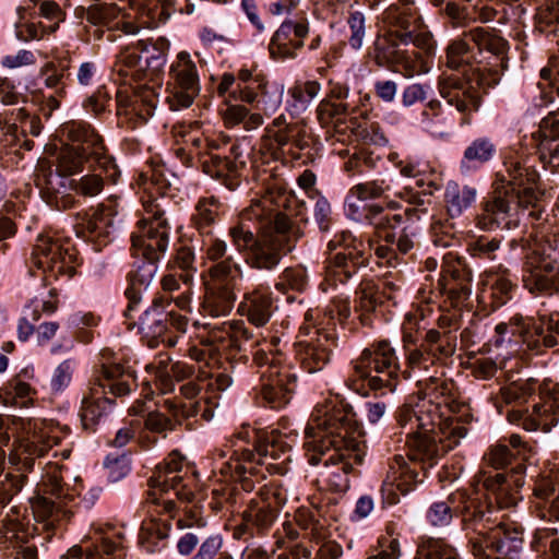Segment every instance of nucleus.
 Wrapping results in <instances>:
<instances>
[{"label":"nucleus","instance_id":"nucleus-17","mask_svg":"<svg viewBox=\"0 0 559 559\" xmlns=\"http://www.w3.org/2000/svg\"><path fill=\"white\" fill-rule=\"evenodd\" d=\"M63 134L71 142L60 148L56 160V175L70 177L82 173L92 165V152L96 147L107 152L104 138L96 129L84 121H71L63 126Z\"/></svg>","mask_w":559,"mask_h":559},{"label":"nucleus","instance_id":"nucleus-31","mask_svg":"<svg viewBox=\"0 0 559 559\" xmlns=\"http://www.w3.org/2000/svg\"><path fill=\"white\" fill-rule=\"evenodd\" d=\"M118 215V203L110 198L98 204L92 213H85L80 217L76 225V233L88 240L106 245L111 240L116 231V217Z\"/></svg>","mask_w":559,"mask_h":559},{"label":"nucleus","instance_id":"nucleus-60","mask_svg":"<svg viewBox=\"0 0 559 559\" xmlns=\"http://www.w3.org/2000/svg\"><path fill=\"white\" fill-rule=\"evenodd\" d=\"M1 394L4 404L26 407L33 402L36 390L28 382L11 378L1 389Z\"/></svg>","mask_w":559,"mask_h":559},{"label":"nucleus","instance_id":"nucleus-28","mask_svg":"<svg viewBox=\"0 0 559 559\" xmlns=\"http://www.w3.org/2000/svg\"><path fill=\"white\" fill-rule=\"evenodd\" d=\"M464 36L476 46L480 60H484L483 67L486 73L492 75V80L496 81L497 76L508 68V41L493 29L481 26L464 32Z\"/></svg>","mask_w":559,"mask_h":559},{"label":"nucleus","instance_id":"nucleus-64","mask_svg":"<svg viewBox=\"0 0 559 559\" xmlns=\"http://www.w3.org/2000/svg\"><path fill=\"white\" fill-rule=\"evenodd\" d=\"M308 286L307 271L302 266L285 269L278 276L275 288L283 294L289 290L304 292Z\"/></svg>","mask_w":559,"mask_h":559},{"label":"nucleus","instance_id":"nucleus-25","mask_svg":"<svg viewBox=\"0 0 559 559\" xmlns=\"http://www.w3.org/2000/svg\"><path fill=\"white\" fill-rule=\"evenodd\" d=\"M179 391L185 401L166 397L159 402L160 407L171 414L176 421L183 423V420L198 416L206 421L213 418L217 403L206 393L201 394L202 385L199 378L198 381L190 380L181 384Z\"/></svg>","mask_w":559,"mask_h":559},{"label":"nucleus","instance_id":"nucleus-1","mask_svg":"<svg viewBox=\"0 0 559 559\" xmlns=\"http://www.w3.org/2000/svg\"><path fill=\"white\" fill-rule=\"evenodd\" d=\"M276 430L265 431L245 427L235 433L215 456V469L223 480L235 486L213 489L216 499L213 508L221 509L223 501L235 504L238 490L250 493L266 474L285 475L290 461V444ZM245 509L241 522L233 528V537L248 542L267 536L275 525L281 509L287 502V490L278 481H270L254 496L240 498Z\"/></svg>","mask_w":559,"mask_h":559},{"label":"nucleus","instance_id":"nucleus-40","mask_svg":"<svg viewBox=\"0 0 559 559\" xmlns=\"http://www.w3.org/2000/svg\"><path fill=\"white\" fill-rule=\"evenodd\" d=\"M224 205L215 195L201 197L194 204L191 214L192 227L203 236L201 252L203 253L204 243L213 238L219 239L213 235L214 226L219 222Z\"/></svg>","mask_w":559,"mask_h":559},{"label":"nucleus","instance_id":"nucleus-15","mask_svg":"<svg viewBox=\"0 0 559 559\" xmlns=\"http://www.w3.org/2000/svg\"><path fill=\"white\" fill-rule=\"evenodd\" d=\"M43 495L32 500V512L37 522L36 531H44L51 538V531L62 521H68L74 514L76 498L80 493L78 486H69L63 480L61 467L56 463H47L43 475Z\"/></svg>","mask_w":559,"mask_h":559},{"label":"nucleus","instance_id":"nucleus-13","mask_svg":"<svg viewBox=\"0 0 559 559\" xmlns=\"http://www.w3.org/2000/svg\"><path fill=\"white\" fill-rule=\"evenodd\" d=\"M508 176H502V187L480 203V212L476 216L477 226L483 230L513 229L520 222L518 211L519 188L539 179L538 174L528 166L522 165L518 159L510 158L504 162Z\"/></svg>","mask_w":559,"mask_h":559},{"label":"nucleus","instance_id":"nucleus-44","mask_svg":"<svg viewBox=\"0 0 559 559\" xmlns=\"http://www.w3.org/2000/svg\"><path fill=\"white\" fill-rule=\"evenodd\" d=\"M199 545L198 551L190 559H215L224 546L219 533H213L201 540L195 532H187L177 542V550L181 556H190Z\"/></svg>","mask_w":559,"mask_h":559},{"label":"nucleus","instance_id":"nucleus-19","mask_svg":"<svg viewBox=\"0 0 559 559\" xmlns=\"http://www.w3.org/2000/svg\"><path fill=\"white\" fill-rule=\"evenodd\" d=\"M75 261L74 250L56 233L46 231L37 236L31 262L43 271L45 280L71 278L75 273Z\"/></svg>","mask_w":559,"mask_h":559},{"label":"nucleus","instance_id":"nucleus-12","mask_svg":"<svg viewBox=\"0 0 559 559\" xmlns=\"http://www.w3.org/2000/svg\"><path fill=\"white\" fill-rule=\"evenodd\" d=\"M278 337L263 340L253 350V364L259 367L260 384L254 386L258 401L270 408L281 409L292 400L297 374L280 347Z\"/></svg>","mask_w":559,"mask_h":559},{"label":"nucleus","instance_id":"nucleus-6","mask_svg":"<svg viewBox=\"0 0 559 559\" xmlns=\"http://www.w3.org/2000/svg\"><path fill=\"white\" fill-rule=\"evenodd\" d=\"M464 35L457 37L445 48L447 68L460 72L462 76L442 73L437 84L440 96L462 115V126L469 124L472 114L479 109L478 87L489 84L484 60L476 59Z\"/></svg>","mask_w":559,"mask_h":559},{"label":"nucleus","instance_id":"nucleus-24","mask_svg":"<svg viewBox=\"0 0 559 559\" xmlns=\"http://www.w3.org/2000/svg\"><path fill=\"white\" fill-rule=\"evenodd\" d=\"M539 401L534 403L532 413L513 409L509 412V421L522 426L526 431L543 429L548 431L559 416V383L544 382L538 391Z\"/></svg>","mask_w":559,"mask_h":559},{"label":"nucleus","instance_id":"nucleus-32","mask_svg":"<svg viewBox=\"0 0 559 559\" xmlns=\"http://www.w3.org/2000/svg\"><path fill=\"white\" fill-rule=\"evenodd\" d=\"M238 147L229 148L230 155H222L218 151L200 153V166L202 171L213 179L218 180L229 190H236L240 185L241 171L245 162L239 158Z\"/></svg>","mask_w":559,"mask_h":559},{"label":"nucleus","instance_id":"nucleus-61","mask_svg":"<svg viewBox=\"0 0 559 559\" xmlns=\"http://www.w3.org/2000/svg\"><path fill=\"white\" fill-rule=\"evenodd\" d=\"M495 332L496 335L493 343L496 347H500L506 341L511 342L514 336H519L522 343L527 346V320L521 316H514L509 320V322H501L497 324Z\"/></svg>","mask_w":559,"mask_h":559},{"label":"nucleus","instance_id":"nucleus-58","mask_svg":"<svg viewBox=\"0 0 559 559\" xmlns=\"http://www.w3.org/2000/svg\"><path fill=\"white\" fill-rule=\"evenodd\" d=\"M128 97L117 93V115L126 117L130 128L134 129L144 124L154 114V106L148 104H127Z\"/></svg>","mask_w":559,"mask_h":559},{"label":"nucleus","instance_id":"nucleus-41","mask_svg":"<svg viewBox=\"0 0 559 559\" xmlns=\"http://www.w3.org/2000/svg\"><path fill=\"white\" fill-rule=\"evenodd\" d=\"M527 349L540 353L559 344V312L540 314L538 322L527 320Z\"/></svg>","mask_w":559,"mask_h":559},{"label":"nucleus","instance_id":"nucleus-50","mask_svg":"<svg viewBox=\"0 0 559 559\" xmlns=\"http://www.w3.org/2000/svg\"><path fill=\"white\" fill-rule=\"evenodd\" d=\"M477 190L469 186H461L449 181L444 191V203L448 214L453 217L461 216L476 201Z\"/></svg>","mask_w":559,"mask_h":559},{"label":"nucleus","instance_id":"nucleus-34","mask_svg":"<svg viewBox=\"0 0 559 559\" xmlns=\"http://www.w3.org/2000/svg\"><path fill=\"white\" fill-rule=\"evenodd\" d=\"M157 270V262L139 258V260L134 262L133 269L128 274L129 284L124 293L128 299V306L123 311V316L129 329H132L136 324V322L132 320L133 313L138 311L143 294L153 283Z\"/></svg>","mask_w":559,"mask_h":559},{"label":"nucleus","instance_id":"nucleus-49","mask_svg":"<svg viewBox=\"0 0 559 559\" xmlns=\"http://www.w3.org/2000/svg\"><path fill=\"white\" fill-rule=\"evenodd\" d=\"M251 332L243 321H225L211 328L209 342L217 347L240 349V341H249Z\"/></svg>","mask_w":559,"mask_h":559},{"label":"nucleus","instance_id":"nucleus-54","mask_svg":"<svg viewBox=\"0 0 559 559\" xmlns=\"http://www.w3.org/2000/svg\"><path fill=\"white\" fill-rule=\"evenodd\" d=\"M496 151V144L491 139L477 138L465 148L461 168L468 170L472 167L483 166L495 156Z\"/></svg>","mask_w":559,"mask_h":559},{"label":"nucleus","instance_id":"nucleus-29","mask_svg":"<svg viewBox=\"0 0 559 559\" xmlns=\"http://www.w3.org/2000/svg\"><path fill=\"white\" fill-rule=\"evenodd\" d=\"M364 218L374 227L380 238L386 242L396 240L397 248L403 253H407L413 248V238L417 235V228L413 224L406 225L396 233L395 229L402 222L400 214L385 212L381 206L373 204L364 207Z\"/></svg>","mask_w":559,"mask_h":559},{"label":"nucleus","instance_id":"nucleus-51","mask_svg":"<svg viewBox=\"0 0 559 559\" xmlns=\"http://www.w3.org/2000/svg\"><path fill=\"white\" fill-rule=\"evenodd\" d=\"M225 103L226 108L222 111V117L227 128L242 126L246 131H252L264 123L261 112H251L246 106L240 104H230L228 100Z\"/></svg>","mask_w":559,"mask_h":559},{"label":"nucleus","instance_id":"nucleus-55","mask_svg":"<svg viewBox=\"0 0 559 559\" xmlns=\"http://www.w3.org/2000/svg\"><path fill=\"white\" fill-rule=\"evenodd\" d=\"M415 559H461L457 550L443 538L421 537Z\"/></svg>","mask_w":559,"mask_h":559},{"label":"nucleus","instance_id":"nucleus-10","mask_svg":"<svg viewBox=\"0 0 559 559\" xmlns=\"http://www.w3.org/2000/svg\"><path fill=\"white\" fill-rule=\"evenodd\" d=\"M136 386L135 370L122 364L114 350L102 349L81 403L83 429L94 431L102 416L115 405V399L129 395Z\"/></svg>","mask_w":559,"mask_h":559},{"label":"nucleus","instance_id":"nucleus-36","mask_svg":"<svg viewBox=\"0 0 559 559\" xmlns=\"http://www.w3.org/2000/svg\"><path fill=\"white\" fill-rule=\"evenodd\" d=\"M348 88L346 86L335 85L331 90L330 99L321 104V110L329 114L331 123L333 124V133L331 135L332 144L341 143L344 148H334L338 155L347 154V145L349 143V126L346 97Z\"/></svg>","mask_w":559,"mask_h":559},{"label":"nucleus","instance_id":"nucleus-2","mask_svg":"<svg viewBox=\"0 0 559 559\" xmlns=\"http://www.w3.org/2000/svg\"><path fill=\"white\" fill-rule=\"evenodd\" d=\"M421 404L414 408L402 405L396 420L405 430L408 447L407 462L403 455H395L384 484L406 495L424 481L426 471L460 443L467 429L454 417L444 416L441 406L450 408L455 401L454 382L435 374L416 383Z\"/></svg>","mask_w":559,"mask_h":559},{"label":"nucleus","instance_id":"nucleus-59","mask_svg":"<svg viewBox=\"0 0 559 559\" xmlns=\"http://www.w3.org/2000/svg\"><path fill=\"white\" fill-rule=\"evenodd\" d=\"M169 46V41L164 37L154 41L139 40L141 52L146 53V67L153 74H157L164 69Z\"/></svg>","mask_w":559,"mask_h":559},{"label":"nucleus","instance_id":"nucleus-42","mask_svg":"<svg viewBox=\"0 0 559 559\" xmlns=\"http://www.w3.org/2000/svg\"><path fill=\"white\" fill-rule=\"evenodd\" d=\"M73 178L50 173L40 187L43 200L58 211L76 207L79 199L72 188Z\"/></svg>","mask_w":559,"mask_h":559},{"label":"nucleus","instance_id":"nucleus-57","mask_svg":"<svg viewBox=\"0 0 559 559\" xmlns=\"http://www.w3.org/2000/svg\"><path fill=\"white\" fill-rule=\"evenodd\" d=\"M540 78L544 81L538 83L539 102L537 106H547L555 99L554 93L559 96V59L551 58L548 67L542 69Z\"/></svg>","mask_w":559,"mask_h":559},{"label":"nucleus","instance_id":"nucleus-26","mask_svg":"<svg viewBox=\"0 0 559 559\" xmlns=\"http://www.w3.org/2000/svg\"><path fill=\"white\" fill-rule=\"evenodd\" d=\"M170 299L171 297L154 298L152 306L139 319V331L148 340L151 347L156 346L159 338L164 341L163 337L170 329L178 332H185L187 329V317L167 306Z\"/></svg>","mask_w":559,"mask_h":559},{"label":"nucleus","instance_id":"nucleus-9","mask_svg":"<svg viewBox=\"0 0 559 559\" xmlns=\"http://www.w3.org/2000/svg\"><path fill=\"white\" fill-rule=\"evenodd\" d=\"M60 441L59 431L56 428L40 423V426L35 424V431L33 435L24 440H21L9 454V463L13 471L5 474L3 480L0 481V534L5 539L20 538L19 533L22 530V522L20 519V510L13 506L10 512H7L2 518V511L12 497L17 493L26 481V472H31L35 464V459L44 456L53 445Z\"/></svg>","mask_w":559,"mask_h":559},{"label":"nucleus","instance_id":"nucleus-20","mask_svg":"<svg viewBox=\"0 0 559 559\" xmlns=\"http://www.w3.org/2000/svg\"><path fill=\"white\" fill-rule=\"evenodd\" d=\"M344 241L345 234L343 233L340 238L335 237L329 242L328 248L330 254L326 260L325 277L321 287L324 292H337L341 289V292L333 297L331 313L333 316L336 314L338 322L346 325L349 317V306L346 295L349 271L347 253L345 252L347 246H343Z\"/></svg>","mask_w":559,"mask_h":559},{"label":"nucleus","instance_id":"nucleus-47","mask_svg":"<svg viewBox=\"0 0 559 559\" xmlns=\"http://www.w3.org/2000/svg\"><path fill=\"white\" fill-rule=\"evenodd\" d=\"M534 510L536 516L545 521H559V487L550 480L536 483L534 489Z\"/></svg>","mask_w":559,"mask_h":559},{"label":"nucleus","instance_id":"nucleus-30","mask_svg":"<svg viewBox=\"0 0 559 559\" xmlns=\"http://www.w3.org/2000/svg\"><path fill=\"white\" fill-rule=\"evenodd\" d=\"M442 272V292L447 294L452 307L463 306L472 294L471 267L463 258L449 253L444 257Z\"/></svg>","mask_w":559,"mask_h":559},{"label":"nucleus","instance_id":"nucleus-35","mask_svg":"<svg viewBox=\"0 0 559 559\" xmlns=\"http://www.w3.org/2000/svg\"><path fill=\"white\" fill-rule=\"evenodd\" d=\"M124 535L109 527L100 533L93 548L74 545L59 559H126Z\"/></svg>","mask_w":559,"mask_h":559},{"label":"nucleus","instance_id":"nucleus-38","mask_svg":"<svg viewBox=\"0 0 559 559\" xmlns=\"http://www.w3.org/2000/svg\"><path fill=\"white\" fill-rule=\"evenodd\" d=\"M532 142L544 165L559 171V108L542 119Z\"/></svg>","mask_w":559,"mask_h":559},{"label":"nucleus","instance_id":"nucleus-11","mask_svg":"<svg viewBox=\"0 0 559 559\" xmlns=\"http://www.w3.org/2000/svg\"><path fill=\"white\" fill-rule=\"evenodd\" d=\"M203 260L212 263L204 276L203 310L214 318L226 317L237 299L236 282L242 275V266L228 254L224 239H209L203 247Z\"/></svg>","mask_w":559,"mask_h":559},{"label":"nucleus","instance_id":"nucleus-14","mask_svg":"<svg viewBox=\"0 0 559 559\" xmlns=\"http://www.w3.org/2000/svg\"><path fill=\"white\" fill-rule=\"evenodd\" d=\"M478 489L475 493L466 496L464 492L450 495L444 501H436L430 504L426 512L427 522L435 527L448 526L452 519L454 510L461 506V515L463 516L464 507L469 499L481 500L480 487L489 495L493 496L496 503L501 509L515 507L522 500L519 488L523 481L520 477L511 475L507 477L500 472L481 471L475 476Z\"/></svg>","mask_w":559,"mask_h":559},{"label":"nucleus","instance_id":"nucleus-43","mask_svg":"<svg viewBox=\"0 0 559 559\" xmlns=\"http://www.w3.org/2000/svg\"><path fill=\"white\" fill-rule=\"evenodd\" d=\"M68 70V64L53 61L46 62L39 70V78L43 80L44 85L53 91L52 94L45 98L43 106V110H47L48 116L60 107L61 99L67 95L64 78Z\"/></svg>","mask_w":559,"mask_h":559},{"label":"nucleus","instance_id":"nucleus-23","mask_svg":"<svg viewBox=\"0 0 559 559\" xmlns=\"http://www.w3.org/2000/svg\"><path fill=\"white\" fill-rule=\"evenodd\" d=\"M92 165L87 173L73 178L72 188L76 199H94L103 193L108 185H116L120 177V169L116 158L109 150L104 152L98 147L92 152Z\"/></svg>","mask_w":559,"mask_h":559},{"label":"nucleus","instance_id":"nucleus-45","mask_svg":"<svg viewBox=\"0 0 559 559\" xmlns=\"http://www.w3.org/2000/svg\"><path fill=\"white\" fill-rule=\"evenodd\" d=\"M164 294L157 298H169L167 306L178 308L181 311H191L192 304V274L181 273L179 277L175 274L165 275L162 278Z\"/></svg>","mask_w":559,"mask_h":559},{"label":"nucleus","instance_id":"nucleus-46","mask_svg":"<svg viewBox=\"0 0 559 559\" xmlns=\"http://www.w3.org/2000/svg\"><path fill=\"white\" fill-rule=\"evenodd\" d=\"M170 516L168 519L151 515L143 520L139 533V545L146 552H157L163 550L168 543L171 528Z\"/></svg>","mask_w":559,"mask_h":559},{"label":"nucleus","instance_id":"nucleus-18","mask_svg":"<svg viewBox=\"0 0 559 559\" xmlns=\"http://www.w3.org/2000/svg\"><path fill=\"white\" fill-rule=\"evenodd\" d=\"M145 213L146 217L138 222V229L131 235V250L138 258L158 262L169 247L170 226L162 204L147 203Z\"/></svg>","mask_w":559,"mask_h":559},{"label":"nucleus","instance_id":"nucleus-62","mask_svg":"<svg viewBox=\"0 0 559 559\" xmlns=\"http://www.w3.org/2000/svg\"><path fill=\"white\" fill-rule=\"evenodd\" d=\"M535 22L540 33L555 34L559 29V2L543 0L536 9Z\"/></svg>","mask_w":559,"mask_h":559},{"label":"nucleus","instance_id":"nucleus-8","mask_svg":"<svg viewBox=\"0 0 559 559\" xmlns=\"http://www.w3.org/2000/svg\"><path fill=\"white\" fill-rule=\"evenodd\" d=\"M383 35L377 41L379 63L390 66L405 78L427 73L428 67L423 56L409 53L412 34L423 26L417 8L411 0H397L382 14Z\"/></svg>","mask_w":559,"mask_h":559},{"label":"nucleus","instance_id":"nucleus-33","mask_svg":"<svg viewBox=\"0 0 559 559\" xmlns=\"http://www.w3.org/2000/svg\"><path fill=\"white\" fill-rule=\"evenodd\" d=\"M300 332L306 336L297 342L296 355L301 367L309 373L322 370L329 362L335 340L328 332L314 330L311 333L306 326H301Z\"/></svg>","mask_w":559,"mask_h":559},{"label":"nucleus","instance_id":"nucleus-48","mask_svg":"<svg viewBox=\"0 0 559 559\" xmlns=\"http://www.w3.org/2000/svg\"><path fill=\"white\" fill-rule=\"evenodd\" d=\"M361 145L382 146L386 144L384 133L379 122L372 116H367L366 109H359V116H352V143Z\"/></svg>","mask_w":559,"mask_h":559},{"label":"nucleus","instance_id":"nucleus-4","mask_svg":"<svg viewBox=\"0 0 559 559\" xmlns=\"http://www.w3.org/2000/svg\"><path fill=\"white\" fill-rule=\"evenodd\" d=\"M266 203L258 200L245 209L228 227V237L238 252H247L245 260L251 269L271 271L304 233L286 214L274 212Z\"/></svg>","mask_w":559,"mask_h":559},{"label":"nucleus","instance_id":"nucleus-63","mask_svg":"<svg viewBox=\"0 0 559 559\" xmlns=\"http://www.w3.org/2000/svg\"><path fill=\"white\" fill-rule=\"evenodd\" d=\"M540 384L537 380L530 378L523 382H512L501 388L500 394L504 403H526L539 391Z\"/></svg>","mask_w":559,"mask_h":559},{"label":"nucleus","instance_id":"nucleus-7","mask_svg":"<svg viewBox=\"0 0 559 559\" xmlns=\"http://www.w3.org/2000/svg\"><path fill=\"white\" fill-rule=\"evenodd\" d=\"M490 501L469 499L463 511L466 532L475 559H522L523 528L514 522L495 523Z\"/></svg>","mask_w":559,"mask_h":559},{"label":"nucleus","instance_id":"nucleus-39","mask_svg":"<svg viewBox=\"0 0 559 559\" xmlns=\"http://www.w3.org/2000/svg\"><path fill=\"white\" fill-rule=\"evenodd\" d=\"M273 297L269 286L259 284L242 295L238 305V313L247 318L257 328L264 326L273 314Z\"/></svg>","mask_w":559,"mask_h":559},{"label":"nucleus","instance_id":"nucleus-3","mask_svg":"<svg viewBox=\"0 0 559 559\" xmlns=\"http://www.w3.org/2000/svg\"><path fill=\"white\" fill-rule=\"evenodd\" d=\"M452 343L451 338L429 329L421 343L405 354L404 369H401L395 349L386 341L379 342L374 352L365 348L354 366L356 378L352 379V391L361 396H368L371 392L376 394L383 389L393 391L399 374L411 379L452 357Z\"/></svg>","mask_w":559,"mask_h":559},{"label":"nucleus","instance_id":"nucleus-22","mask_svg":"<svg viewBox=\"0 0 559 559\" xmlns=\"http://www.w3.org/2000/svg\"><path fill=\"white\" fill-rule=\"evenodd\" d=\"M262 141L275 157L299 159L302 152L310 150L313 139L305 124L288 122L285 115H280L264 128Z\"/></svg>","mask_w":559,"mask_h":559},{"label":"nucleus","instance_id":"nucleus-52","mask_svg":"<svg viewBox=\"0 0 559 559\" xmlns=\"http://www.w3.org/2000/svg\"><path fill=\"white\" fill-rule=\"evenodd\" d=\"M255 92L258 97L253 104L259 111L264 116L270 117L274 115L282 105L284 86L275 82H265L263 79H255Z\"/></svg>","mask_w":559,"mask_h":559},{"label":"nucleus","instance_id":"nucleus-56","mask_svg":"<svg viewBox=\"0 0 559 559\" xmlns=\"http://www.w3.org/2000/svg\"><path fill=\"white\" fill-rule=\"evenodd\" d=\"M538 180L531 185L525 181V185L519 188L518 211L521 215L527 213V217L533 222L543 219L544 206L540 203V193L536 190L535 186Z\"/></svg>","mask_w":559,"mask_h":559},{"label":"nucleus","instance_id":"nucleus-16","mask_svg":"<svg viewBox=\"0 0 559 559\" xmlns=\"http://www.w3.org/2000/svg\"><path fill=\"white\" fill-rule=\"evenodd\" d=\"M150 491L146 495V502L162 508L158 513L175 518L178 506L169 496L174 495L180 502L190 503L194 499L192 479L185 471L183 456L173 451L167 457L156 465L152 476L147 480Z\"/></svg>","mask_w":559,"mask_h":559},{"label":"nucleus","instance_id":"nucleus-5","mask_svg":"<svg viewBox=\"0 0 559 559\" xmlns=\"http://www.w3.org/2000/svg\"><path fill=\"white\" fill-rule=\"evenodd\" d=\"M349 404L344 397L334 395L318 403L305 428V450L308 462L316 466L323 456L325 464H341L345 474L342 487H349Z\"/></svg>","mask_w":559,"mask_h":559},{"label":"nucleus","instance_id":"nucleus-53","mask_svg":"<svg viewBox=\"0 0 559 559\" xmlns=\"http://www.w3.org/2000/svg\"><path fill=\"white\" fill-rule=\"evenodd\" d=\"M235 83V74L224 73L216 86L218 96L224 97L225 102H242L252 105L258 97V93L255 92L254 87L237 83L236 87L234 88Z\"/></svg>","mask_w":559,"mask_h":559},{"label":"nucleus","instance_id":"nucleus-27","mask_svg":"<svg viewBox=\"0 0 559 559\" xmlns=\"http://www.w3.org/2000/svg\"><path fill=\"white\" fill-rule=\"evenodd\" d=\"M86 21L95 27L93 36L95 39H103L105 34L108 41H115L116 31L126 35H135L140 26L131 19L124 9L116 3H98L91 5L86 11Z\"/></svg>","mask_w":559,"mask_h":559},{"label":"nucleus","instance_id":"nucleus-37","mask_svg":"<svg viewBox=\"0 0 559 559\" xmlns=\"http://www.w3.org/2000/svg\"><path fill=\"white\" fill-rule=\"evenodd\" d=\"M309 34L307 21H285L274 33L269 50L273 59H295L297 52L304 46V39Z\"/></svg>","mask_w":559,"mask_h":559},{"label":"nucleus","instance_id":"nucleus-21","mask_svg":"<svg viewBox=\"0 0 559 559\" xmlns=\"http://www.w3.org/2000/svg\"><path fill=\"white\" fill-rule=\"evenodd\" d=\"M201 90L195 62L187 51H180L169 68L166 103L173 111L189 108Z\"/></svg>","mask_w":559,"mask_h":559}]
</instances>
